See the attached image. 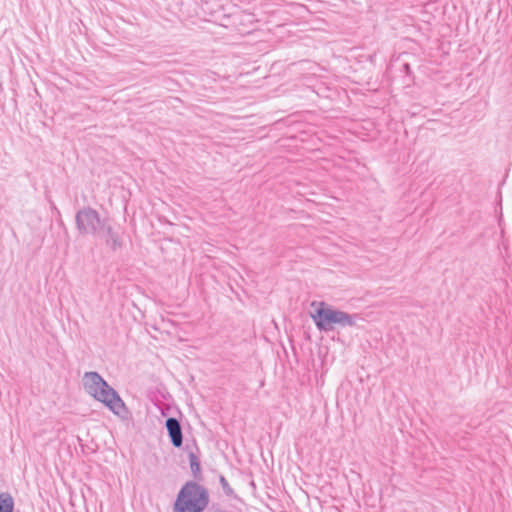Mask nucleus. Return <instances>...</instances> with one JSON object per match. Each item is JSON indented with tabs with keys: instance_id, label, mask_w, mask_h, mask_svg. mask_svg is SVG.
Instances as JSON below:
<instances>
[{
	"instance_id": "obj_11",
	"label": "nucleus",
	"mask_w": 512,
	"mask_h": 512,
	"mask_svg": "<svg viewBox=\"0 0 512 512\" xmlns=\"http://www.w3.org/2000/svg\"><path fill=\"white\" fill-rule=\"evenodd\" d=\"M50 207H51L52 212L58 217L60 225L64 226V222L61 219L60 210L57 208V206L55 205V203L53 201H50Z\"/></svg>"
},
{
	"instance_id": "obj_10",
	"label": "nucleus",
	"mask_w": 512,
	"mask_h": 512,
	"mask_svg": "<svg viewBox=\"0 0 512 512\" xmlns=\"http://www.w3.org/2000/svg\"><path fill=\"white\" fill-rule=\"evenodd\" d=\"M219 483H220V485L223 489V492L226 496L232 497V498H237V495L235 494L234 490L230 487L227 479L223 475H220Z\"/></svg>"
},
{
	"instance_id": "obj_13",
	"label": "nucleus",
	"mask_w": 512,
	"mask_h": 512,
	"mask_svg": "<svg viewBox=\"0 0 512 512\" xmlns=\"http://www.w3.org/2000/svg\"><path fill=\"white\" fill-rule=\"evenodd\" d=\"M251 487H254V488L256 487L254 481L251 482Z\"/></svg>"
},
{
	"instance_id": "obj_9",
	"label": "nucleus",
	"mask_w": 512,
	"mask_h": 512,
	"mask_svg": "<svg viewBox=\"0 0 512 512\" xmlns=\"http://www.w3.org/2000/svg\"><path fill=\"white\" fill-rule=\"evenodd\" d=\"M400 72L404 74L405 85H410L413 82V72L409 63H403Z\"/></svg>"
},
{
	"instance_id": "obj_5",
	"label": "nucleus",
	"mask_w": 512,
	"mask_h": 512,
	"mask_svg": "<svg viewBox=\"0 0 512 512\" xmlns=\"http://www.w3.org/2000/svg\"><path fill=\"white\" fill-rule=\"evenodd\" d=\"M98 238H103L106 246L109 247L113 252H116L124 246V241L121 234L113 228V226L110 224L109 218H107L104 225L102 226Z\"/></svg>"
},
{
	"instance_id": "obj_1",
	"label": "nucleus",
	"mask_w": 512,
	"mask_h": 512,
	"mask_svg": "<svg viewBox=\"0 0 512 512\" xmlns=\"http://www.w3.org/2000/svg\"><path fill=\"white\" fill-rule=\"evenodd\" d=\"M82 381L85 391L114 415L124 421L132 417L119 393L98 372H85Z\"/></svg>"
},
{
	"instance_id": "obj_7",
	"label": "nucleus",
	"mask_w": 512,
	"mask_h": 512,
	"mask_svg": "<svg viewBox=\"0 0 512 512\" xmlns=\"http://www.w3.org/2000/svg\"><path fill=\"white\" fill-rule=\"evenodd\" d=\"M188 457H189V464H190V469L192 471L193 477L195 478V480L201 481L202 480V471H201L200 459L193 452H190Z\"/></svg>"
},
{
	"instance_id": "obj_12",
	"label": "nucleus",
	"mask_w": 512,
	"mask_h": 512,
	"mask_svg": "<svg viewBox=\"0 0 512 512\" xmlns=\"http://www.w3.org/2000/svg\"><path fill=\"white\" fill-rule=\"evenodd\" d=\"M161 415L166 417L169 411V408H160Z\"/></svg>"
},
{
	"instance_id": "obj_8",
	"label": "nucleus",
	"mask_w": 512,
	"mask_h": 512,
	"mask_svg": "<svg viewBox=\"0 0 512 512\" xmlns=\"http://www.w3.org/2000/svg\"><path fill=\"white\" fill-rule=\"evenodd\" d=\"M15 501L9 492L0 493V512H13Z\"/></svg>"
},
{
	"instance_id": "obj_3",
	"label": "nucleus",
	"mask_w": 512,
	"mask_h": 512,
	"mask_svg": "<svg viewBox=\"0 0 512 512\" xmlns=\"http://www.w3.org/2000/svg\"><path fill=\"white\" fill-rule=\"evenodd\" d=\"M209 501L208 489L189 480L180 488L173 504V512H203Z\"/></svg>"
},
{
	"instance_id": "obj_6",
	"label": "nucleus",
	"mask_w": 512,
	"mask_h": 512,
	"mask_svg": "<svg viewBox=\"0 0 512 512\" xmlns=\"http://www.w3.org/2000/svg\"><path fill=\"white\" fill-rule=\"evenodd\" d=\"M165 428L171 445L175 448H181L183 445V430L180 421L176 417H168L165 421Z\"/></svg>"
},
{
	"instance_id": "obj_4",
	"label": "nucleus",
	"mask_w": 512,
	"mask_h": 512,
	"mask_svg": "<svg viewBox=\"0 0 512 512\" xmlns=\"http://www.w3.org/2000/svg\"><path fill=\"white\" fill-rule=\"evenodd\" d=\"M107 217H101L100 213L91 206H83L75 214V226L79 236H92L98 238L101 228Z\"/></svg>"
},
{
	"instance_id": "obj_2",
	"label": "nucleus",
	"mask_w": 512,
	"mask_h": 512,
	"mask_svg": "<svg viewBox=\"0 0 512 512\" xmlns=\"http://www.w3.org/2000/svg\"><path fill=\"white\" fill-rule=\"evenodd\" d=\"M311 307L314 310L310 312V317L321 332L332 331L335 325L353 327L359 318L358 314H349L335 309L324 301H312Z\"/></svg>"
}]
</instances>
